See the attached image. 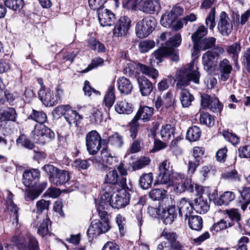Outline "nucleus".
<instances>
[{
	"instance_id": "79ce46f5",
	"label": "nucleus",
	"mask_w": 250,
	"mask_h": 250,
	"mask_svg": "<svg viewBox=\"0 0 250 250\" xmlns=\"http://www.w3.org/2000/svg\"><path fill=\"white\" fill-rule=\"evenodd\" d=\"M109 144L117 148H121L124 145L123 137L119 133L115 132L109 137Z\"/></svg>"
},
{
	"instance_id": "8fccbe9b",
	"label": "nucleus",
	"mask_w": 250,
	"mask_h": 250,
	"mask_svg": "<svg viewBox=\"0 0 250 250\" xmlns=\"http://www.w3.org/2000/svg\"><path fill=\"white\" fill-rule=\"evenodd\" d=\"M241 61L242 65L245 69L250 72V47L247 48L242 54L241 58Z\"/></svg>"
},
{
	"instance_id": "4468645a",
	"label": "nucleus",
	"mask_w": 250,
	"mask_h": 250,
	"mask_svg": "<svg viewBox=\"0 0 250 250\" xmlns=\"http://www.w3.org/2000/svg\"><path fill=\"white\" fill-rule=\"evenodd\" d=\"M96 10L98 12V19L101 26H111L114 23L116 17L111 11L104 9L103 6Z\"/></svg>"
},
{
	"instance_id": "bf43d9fd",
	"label": "nucleus",
	"mask_w": 250,
	"mask_h": 250,
	"mask_svg": "<svg viewBox=\"0 0 250 250\" xmlns=\"http://www.w3.org/2000/svg\"><path fill=\"white\" fill-rule=\"evenodd\" d=\"M222 135L226 140L232 145H236L239 142V138L238 136L235 134L230 132L228 130H223Z\"/></svg>"
},
{
	"instance_id": "6ab92c4d",
	"label": "nucleus",
	"mask_w": 250,
	"mask_h": 250,
	"mask_svg": "<svg viewBox=\"0 0 250 250\" xmlns=\"http://www.w3.org/2000/svg\"><path fill=\"white\" fill-rule=\"evenodd\" d=\"M194 210L198 213L205 214L209 208V204L206 197L200 196L195 198L193 202Z\"/></svg>"
},
{
	"instance_id": "dca6fc26",
	"label": "nucleus",
	"mask_w": 250,
	"mask_h": 250,
	"mask_svg": "<svg viewBox=\"0 0 250 250\" xmlns=\"http://www.w3.org/2000/svg\"><path fill=\"white\" fill-rule=\"evenodd\" d=\"M177 207L179 215L181 217H184L186 220L191 215L194 209L193 203L189 199L185 197L181 199L177 204Z\"/></svg>"
},
{
	"instance_id": "a19ab883",
	"label": "nucleus",
	"mask_w": 250,
	"mask_h": 250,
	"mask_svg": "<svg viewBox=\"0 0 250 250\" xmlns=\"http://www.w3.org/2000/svg\"><path fill=\"white\" fill-rule=\"evenodd\" d=\"M30 118L40 124L43 125L47 120V116L43 111H37L33 109L32 112L30 115Z\"/></svg>"
},
{
	"instance_id": "603ef678",
	"label": "nucleus",
	"mask_w": 250,
	"mask_h": 250,
	"mask_svg": "<svg viewBox=\"0 0 250 250\" xmlns=\"http://www.w3.org/2000/svg\"><path fill=\"white\" fill-rule=\"evenodd\" d=\"M155 46V42L153 40H146L140 42L139 44V49L141 53H146Z\"/></svg>"
},
{
	"instance_id": "f704fd0d",
	"label": "nucleus",
	"mask_w": 250,
	"mask_h": 250,
	"mask_svg": "<svg viewBox=\"0 0 250 250\" xmlns=\"http://www.w3.org/2000/svg\"><path fill=\"white\" fill-rule=\"evenodd\" d=\"M167 193V191L163 188H154L149 192L148 196L153 201H160L166 198Z\"/></svg>"
},
{
	"instance_id": "4be33fe9",
	"label": "nucleus",
	"mask_w": 250,
	"mask_h": 250,
	"mask_svg": "<svg viewBox=\"0 0 250 250\" xmlns=\"http://www.w3.org/2000/svg\"><path fill=\"white\" fill-rule=\"evenodd\" d=\"M177 217L176 209L174 206H170L164 209L161 213V218L166 225H170Z\"/></svg>"
},
{
	"instance_id": "864d4df0",
	"label": "nucleus",
	"mask_w": 250,
	"mask_h": 250,
	"mask_svg": "<svg viewBox=\"0 0 250 250\" xmlns=\"http://www.w3.org/2000/svg\"><path fill=\"white\" fill-rule=\"evenodd\" d=\"M16 142L17 144L29 149H32L35 147L34 144L23 134L21 135L17 139Z\"/></svg>"
},
{
	"instance_id": "c03bdc74",
	"label": "nucleus",
	"mask_w": 250,
	"mask_h": 250,
	"mask_svg": "<svg viewBox=\"0 0 250 250\" xmlns=\"http://www.w3.org/2000/svg\"><path fill=\"white\" fill-rule=\"evenodd\" d=\"M227 52L232 56L234 61H237L238 57V54L241 51L240 43L238 42L228 46L226 49Z\"/></svg>"
},
{
	"instance_id": "6e6552de",
	"label": "nucleus",
	"mask_w": 250,
	"mask_h": 250,
	"mask_svg": "<svg viewBox=\"0 0 250 250\" xmlns=\"http://www.w3.org/2000/svg\"><path fill=\"white\" fill-rule=\"evenodd\" d=\"M110 228L109 222L94 220L92 221L87 231V234L89 238L93 239L102 233H106Z\"/></svg>"
},
{
	"instance_id": "4d7b16f0",
	"label": "nucleus",
	"mask_w": 250,
	"mask_h": 250,
	"mask_svg": "<svg viewBox=\"0 0 250 250\" xmlns=\"http://www.w3.org/2000/svg\"><path fill=\"white\" fill-rule=\"evenodd\" d=\"M50 224L51 221L49 218L43 220L38 229V233L42 237L47 235L49 233L48 226Z\"/></svg>"
},
{
	"instance_id": "2eb2a0df",
	"label": "nucleus",
	"mask_w": 250,
	"mask_h": 250,
	"mask_svg": "<svg viewBox=\"0 0 250 250\" xmlns=\"http://www.w3.org/2000/svg\"><path fill=\"white\" fill-rule=\"evenodd\" d=\"M138 4L140 10L147 14L158 12L161 9L160 0H140Z\"/></svg>"
},
{
	"instance_id": "473e14b6",
	"label": "nucleus",
	"mask_w": 250,
	"mask_h": 250,
	"mask_svg": "<svg viewBox=\"0 0 250 250\" xmlns=\"http://www.w3.org/2000/svg\"><path fill=\"white\" fill-rule=\"evenodd\" d=\"M216 39L214 37L203 38L196 42V46L201 48L202 50H206L214 47Z\"/></svg>"
},
{
	"instance_id": "a878e982",
	"label": "nucleus",
	"mask_w": 250,
	"mask_h": 250,
	"mask_svg": "<svg viewBox=\"0 0 250 250\" xmlns=\"http://www.w3.org/2000/svg\"><path fill=\"white\" fill-rule=\"evenodd\" d=\"M117 83L118 89L121 94L128 95L131 93L133 87L128 79L125 77H120L117 80Z\"/></svg>"
},
{
	"instance_id": "9d476101",
	"label": "nucleus",
	"mask_w": 250,
	"mask_h": 250,
	"mask_svg": "<svg viewBox=\"0 0 250 250\" xmlns=\"http://www.w3.org/2000/svg\"><path fill=\"white\" fill-rule=\"evenodd\" d=\"M159 173L157 177V181L160 184H170L171 176L173 170L168 160H166L161 163L159 167Z\"/></svg>"
},
{
	"instance_id": "423d86ee",
	"label": "nucleus",
	"mask_w": 250,
	"mask_h": 250,
	"mask_svg": "<svg viewBox=\"0 0 250 250\" xmlns=\"http://www.w3.org/2000/svg\"><path fill=\"white\" fill-rule=\"evenodd\" d=\"M102 138L96 130L89 132L85 136V144L87 150L91 155L96 154L101 147Z\"/></svg>"
},
{
	"instance_id": "774afa93",
	"label": "nucleus",
	"mask_w": 250,
	"mask_h": 250,
	"mask_svg": "<svg viewBox=\"0 0 250 250\" xmlns=\"http://www.w3.org/2000/svg\"><path fill=\"white\" fill-rule=\"evenodd\" d=\"M40 192L35 190H26L24 198L27 201H33L40 196Z\"/></svg>"
},
{
	"instance_id": "e433bc0d",
	"label": "nucleus",
	"mask_w": 250,
	"mask_h": 250,
	"mask_svg": "<svg viewBox=\"0 0 250 250\" xmlns=\"http://www.w3.org/2000/svg\"><path fill=\"white\" fill-rule=\"evenodd\" d=\"M234 225V223L229 222V220L225 217L224 219H221L217 223H214L211 228V229L212 231L214 230L216 232H218L228 228L231 227Z\"/></svg>"
},
{
	"instance_id": "f8f14e48",
	"label": "nucleus",
	"mask_w": 250,
	"mask_h": 250,
	"mask_svg": "<svg viewBox=\"0 0 250 250\" xmlns=\"http://www.w3.org/2000/svg\"><path fill=\"white\" fill-rule=\"evenodd\" d=\"M109 196L101 195L100 198L95 199V203L97 206V210L98 212L100 221L109 222V215L105 211L110 207Z\"/></svg>"
},
{
	"instance_id": "aec40b11",
	"label": "nucleus",
	"mask_w": 250,
	"mask_h": 250,
	"mask_svg": "<svg viewBox=\"0 0 250 250\" xmlns=\"http://www.w3.org/2000/svg\"><path fill=\"white\" fill-rule=\"evenodd\" d=\"M153 114V108L147 106H141L132 120L134 122H138V121L140 119L145 123L150 120Z\"/></svg>"
},
{
	"instance_id": "49530a36",
	"label": "nucleus",
	"mask_w": 250,
	"mask_h": 250,
	"mask_svg": "<svg viewBox=\"0 0 250 250\" xmlns=\"http://www.w3.org/2000/svg\"><path fill=\"white\" fill-rule=\"evenodd\" d=\"M215 8L212 7L205 20V23L209 29L213 30L216 25Z\"/></svg>"
},
{
	"instance_id": "393cba45",
	"label": "nucleus",
	"mask_w": 250,
	"mask_h": 250,
	"mask_svg": "<svg viewBox=\"0 0 250 250\" xmlns=\"http://www.w3.org/2000/svg\"><path fill=\"white\" fill-rule=\"evenodd\" d=\"M18 114L15 108L8 107L5 109H0V123L8 121L15 122Z\"/></svg>"
},
{
	"instance_id": "412c9836",
	"label": "nucleus",
	"mask_w": 250,
	"mask_h": 250,
	"mask_svg": "<svg viewBox=\"0 0 250 250\" xmlns=\"http://www.w3.org/2000/svg\"><path fill=\"white\" fill-rule=\"evenodd\" d=\"M177 189L180 192H182L185 191L193 192L195 189L196 194H199L200 193V191L202 190V187L198 185L192 183L191 179L187 178L184 180L182 184H179L177 185Z\"/></svg>"
},
{
	"instance_id": "72a5a7b5",
	"label": "nucleus",
	"mask_w": 250,
	"mask_h": 250,
	"mask_svg": "<svg viewBox=\"0 0 250 250\" xmlns=\"http://www.w3.org/2000/svg\"><path fill=\"white\" fill-rule=\"evenodd\" d=\"M137 68L142 73L153 79H155L158 76V70L153 67L142 63H138L137 65Z\"/></svg>"
},
{
	"instance_id": "f3484780",
	"label": "nucleus",
	"mask_w": 250,
	"mask_h": 250,
	"mask_svg": "<svg viewBox=\"0 0 250 250\" xmlns=\"http://www.w3.org/2000/svg\"><path fill=\"white\" fill-rule=\"evenodd\" d=\"M40 176L39 170L32 169L24 172L22 175V182L26 187H33L39 181Z\"/></svg>"
},
{
	"instance_id": "3c124183",
	"label": "nucleus",
	"mask_w": 250,
	"mask_h": 250,
	"mask_svg": "<svg viewBox=\"0 0 250 250\" xmlns=\"http://www.w3.org/2000/svg\"><path fill=\"white\" fill-rule=\"evenodd\" d=\"M23 4V0H6L4 1L5 6L14 11L22 8Z\"/></svg>"
},
{
	"instance_id": "5fc2aeb1",
	"label": "nucleus",
	"mask_w": 250,
	"mask_h": 250,
	"mask_svg": "<svg viewBox=\"0 0 250 250\" xmlns=\"http://www.w3.org/2000/svg\"><path fill=\"white\" fill-rule=\"evenodd\" d=\"M167 48L166 46H164L156 50L152 54L153 58L158 61L157 63L162 62L163 58L167 56Z\"/></svg>"
},
{
	"instance_id": "f257e3e1",
	"label": "nucleus",
	"mask_w": 250,
	"mask_h": 250,
	"mask_svg": "<svg viewBox=\"0 0 250 250\" xmlns=\"http://www.w3.org/2000/svg\"><path fill=\"white\" fill-rule=\"evenodd\" d=\"M200 73L198 68L194 65V62L182 67L176 74L175 80L177 89H186L185 87L189 85L190 82L198 84L199 83Z\"/></svg>"
},
{
	"instance_id": "9b49d317",
	"label": "nucleus",
	"mask_w": 250,
	"mask_h": 250,
	"mask_svg": "<svg viewBox=\"0 0 250 250\" xmlns=\"http://www.w3.org/2000/svg\"><path fill=\"white\" fill-rule=\"evenodd\" d=\"M217 29L219 32L223 36H228L232 32V21L225 11L221 12L219 15Z\"/></svg>"
},
{
	"instance_id": "0e129e2a",
	"label": "nucleus",
	"mask_w": 250,
	"mask_h": 250,
	"mask_svg": "<svg viewBox=\"0 0 250 250\" xmlns=\"http://www.w3.org/2000/svg\"><path fill=\"white\" fill-rule=\"evenodd\" d=\"M211 111L213 112H220L223 109V105L220 102L218 99L213 97V99L209 107Z\"/></svg>"
},
{
	"instance_id": "bb28decb",
	"label": "nucleus",
	"mask_w": 250,
	"mask_h": 250,
	"mask_svg": "<svg viewBox=\"0 0 250 250\" xmlns=\"http://www.w3.org/2000/svg\"><path fill=\"white\" fill-rule=\"evenodd\" d=\"M235 199V193L231 191H227L223 192L218 198L216 199L215 203L218 206H228Z\"/></svg>"
},
{
	"instance_id": "c85d7f7f",
	"label": "nucleus",
	"mask_w": 250,
	"mask_h": 250,
	"mask_svg": "<svg viewBox=\"0 0 250 250\" xmlns=\"http://www.w3.org/2000/svg\"><path fill=\"white\" fill-rule=\"evenodd\" d=\"M179 100L184 108L188 107L194 100V97L188 89H182L179 93Z\"/></svg>"
},
{
	"instance_id": "5701e85b",
	"label": "nucleus",
	"mask_w": 250,
	"mask_h": 250,
	"mask_svg": "<svg viewBox=\"0 0 250 250\" xmlns=\"http://www.w3.org/2000/svg\"><path fill=\"white\" fill-rule=\"evenodd\" d=\"M218 69L220 72V79L226 81L229 78L232 67L228 60L223 59L219 64Z\"/></svg>"
},
{
	"instance_id": "69168bd1",
	"label": "nucleus",
	"mask_w": 250,
	"mask_h": 250,
	"mask_svg": "<svg viewBox=\"0 0 250 250\" xmlns=\"http://www.w3.org/2000/svg\"><path fill=\"white\" fill-rule=\"evenodd\" d=\"M150 162V159L147 157H144L141 158L139 160H137L133 165V168L135 170L141 169L147 165Z\"/></svg>"
},
{
	"instance_id": "e2e57ef3",
	"label": "nucleus",
	"mask_w": 250,
	"mask_h": 250,
	"mask_svg": "<svg viewBox=\"0 0 250 250\" xmlns=\"http://www.w3.org/2000/svg\"><path fill=\"white\" fill-rule=\"evenodd\" d=\"M73 166L78 169L85 170L90 166V164L88 160L77 159L74 161Z\"/></svg>"
},
{
	"instance_id": "de8ad7c7",
	"label": "nucleus",
	"mask_w": 250,
	"mask_h": 250,
	"mask_svg": "<svg viewBox=\"0 0 250 250\" xmlns=\"http://www.w3.org/2000/svg\"><path fill=\"white\" fill-rule=\"evenodd\" d=\"M8 209L11 213H13V214L11 215V220L12 221V223L13 224H15L17 226L19 222L18 211L19 208L12 201H11L8 205Z\"/></svg>"
},
{
	"instance_id": "6e6d98bb",
	"label": "nucleus",
	"mask_w": 250,
	"mask_h": 250,
	"mask_svg": "<svg viewBox=\"0 0 250 250\" xmlns=\"http://www.w3.org/2000/svg\"><path fill=\"white\" fill-rule=\"evenodd\" d=\"M175 20L176 19L169 13L162 15L160 22L164 27H171Z\"/></svg>"
},
{
	"instance_id": "cd10ccee",
	"label": "nucleus",
	"mask_w": 250,
	"mask_h": 250,
	"mask_svg": "<svg viewBox=\"0 0 250 250\" xmlns=\"http://www.w3.org/2000/svg\"><path fill=\"white\" fill-rule=\"evenodd\" d=\"M114 108L115 111L119 114H129L133 110L132 104L128 103L125 100L118 101Z\"/></svg>"
},
{
	"instance_id": "ea45409f",
	"label": "nucleus",
	"mask_w": 250,
	"mask_h": 250,
	"mask_svg": "<svg viewBox=\"0 0 250 250\" xmlns=\"http://www.w3.org/2000/svg\"><path fill=\"white\" fill-rule=\"evenodd\" d=\"M174 128L169 124L163 125L161 127L160 135L164 141H168L173 136Z\"/></svg>"
},
{
	"instance_id": "1a4fd4ad",
	"label": "nucleus",
	"mask_w": 250,
	"mask_h": 250,
	"mask_svg": "<svg viewBox=\"0 0 250 250\" xmlns=\"http://www.w3.org/2000/svg\"><path fill=\"white\" fill-rule=\"evenodd\" d=\"M112 194L113 193L110 194L108 198L110 203V207L119 209L125 207L129 204L130 195L125 189L120 190L113 199H112Z\"/></svg>"
},
{
	"instance_id": "0eeeda50",
	"label": "nucleus",
	"mask_w": 250,
	"mask_h": 250,
	"mask_svg": "<svg viewBox=\"0 0 250 250\" xmlns=\"http://www.w3.org/2000/svg\"><path fill=\"white\" fill-rule=\"evenodd\" d=\"M32 134L34 139L42 144L49 142L55 138L54 132L44 125H36Z\"/></svg>"
},
{
	"instance_id": "052dcab7",
	"label": "nucleus",
	"mask_w": 250,
	"mask_h": 250,
	"mask_svg": "<svg viewBox=\"0 0 250 250\" xmlns=\"http://www.w3.org/2000/svg\"><path fill=\"white\" fill-rule=\"evenodd\" d=\"M50 203L49 201H46L44 199H41L38 201L36 203L37 213L41 214L42 213L43 211L48 210Z\"/></svg>"
},
{
	"instance_id": "4c0bfd02",
	"label": "nucleus",
	"mask_w": 250,
	"mask_h": 250,
	"mask_svg": "<svg viewBox=\"0 0 250 250\" xmlns=\"http://www.w3.org/2000/svg\"><path fill=\"white\" fill-rule=\"evenodd\" d=\"M201 135V131L196 125L189 128L187 132L186 138L190 142H195L199 140Z\"/></svg>"
},
{
	"instance_id": "b1692460",
	"label": "nucleus",
	"mask_w": 250,
	"mask_h": 250,
	"mask_svg": "<svg viewBox=\"0 0 250 250\" xmlns=\"http://www.w3.org/2000/svg\"><path fill=\"white\" fill-rule=\"evenodd\" d=\"M140 92L143 96L150 95L153 90L152 83L145 77H139L137 79Z\"/></svg>"
},
{
	"instance_id": "a18cd8bd",
	"label": "nucleus",
	"mask_w": 250,
	"mask_h": 250,
	"mask_svg": "<svg viewBox=\"0 0 250 250\" xmlns=\"http://www.w3.org/2000/svg\"><path fill=\"white\" fill-rule=\"evenodd\" d=\"M199 121L201 124L208 126H212L214 124V117L208 112H201Z\"/></svg>"
},
{
	"instance_id": "338daca9",
	"label": "nucleus",
	"mask_w": 250,
	"mask_h": 250,
	"mask_svg": "<svg viewBox=\"0 0 250 250\" xmlns=\"http://www.w3.org/2000/svg\"><path fill=\"white\" fill-rule=\"evenodd\" d=\"M142 209L143 207L139 204H136L133 208V212L136 214V218L138 221V224L141 227L143 224L142 219Z\"/></svg>"
},
{
	"instance_id": "7c9ffc66",
	"label": "nucleus",
	"mask_w": 250,
	"mask_h": 250,
	"mask_svg": "<svg viewBox=\"0 0 250 250\" xmlns=\"http://www.w3.org/2000/svg\"><path fill=\"white\" fill-rule=\"evenodd\" d=\"M188 227L192 230L200 231L203 228L202 218L198 215H190L188 219Z\"/></svg>"
},
{
	"instance_id": "13d9d810",
	"label": "nucleus",
	"mask_w": 250,
	"mask_h": 250,
	"mask_svg": "<svg viewBox=\"0 0 250 250\" xmlns=\"http://www.w3.org/2000/svg\"><path fill=\"white\" fill-rule=\"evenodd\" d=\"M181 36L179 34H176L166 42V46L167 47H173L178 46L181 43Z\"/></svg>"
},
{
	"instance_id": "a211bd4d",
	"label": "nucleus",
	"mask_w": 250,
	"mask_h": 250,
	"mask_svg": "<svg viewBox=\"0 0 250 250\" xmlns=\"http://www.w3.org/2000/svg\"><path fill=\"white\" fill-rule=\"evenodd\" d=\"M39 97L46 106H53L57 104V98H55L53 92L49 89H40Z\"/></svg>"
},
{
	"instance_id": "09e8293b",
	"label": "nucleus",
	"mask_w": 250,
	"mask_h": 250,
	"mask_svg": "<svg viewBox=\"0 0 250 250\" xmlns=\"http://www.w3.org/2000/svg\"><path fill=\"white\" fill-rule=\"evenodd\" d=\"M89 47L92 50L99 52H104L105 48L104 45L97 41L94 38H90L88 41Z\"/></svg>"
},
{
	"instance_id": "c756f323",
	"label": "nucleus",
	"mask_w": 250,
	"mask_h": 250,
	"mask_svg": "<svg viewBox=\"0 0 250 250\" xmlns=\"http://www.w3.org/2000/svg\"><path fill=\"white\" fill-rule=\"evenodd\" d=\"M226 214L230 220L229 222H233L235 223V228L241 229L242 225L241 223V216L239 210L236 208H232L226 210Z\"/></svg>"
},
{
	"instance_id": "37998d69",
	"label": "nucleus",
	"mask_w": 250,
	"mask_h": 250,
	"mask_svg": "<svg viewBox=\"0 0 250 250\" xmlns=\"http://www.w3.org/2000/svg\"><path fill=\"white\" fill-rule=\"evenodd\" d=\"M208 32V29L205 26H199L191 36L192 42H195L203 39V37L207 35Z\"/></svg>"
},
{
	"instance_id": "680f3d73",
	"label": "nucleus",
	"mask_w": 250,
	"mask_h": 250,
	"mask_svg": "<svg viewBox=\"0 0 250 250\" xmlns=\"http://www.w3.org/2000/svg\"><path fill=\"white\" fill-rule=\"evenodd\" d=\"M11 242L13 244H12L15 248L16 246L18 247L19 249L25 248L26 247V244L25 243V240L23 237L21 235H15L12 237Z\"/></svg>"
},
{
	"instance_id": "58836bf2",
	"label": "nucleus",
	"mask_w": 250,
	"mask_h": 250,
	"mask_svg": "<svg viewBox=\"0 0 250 250\" xmlns=\"http://www.w3.org/2000/svg\"><path fill=\"white\" fill-rule=\"evenodd\" d=\"M64 118L69 125L77 124V123L82 118L81 116L75 110L68 108L64 113Z\"/></svg>"
},
{
	"instance_id": "c9c22d12",
	"label": "nucleus",
	"mask_w": 250,
	"mask_h": 250,
	"mask_svg": "<svg viewBox=\"0 0 250 250\" xmlns=\"http://www.w3.org/2000/svg\"><path fill=\"white\" fill-rule=\"evenodd\" d=\"M153 180V176L152 173H144L140 177L139 185L143 189H147L150 188Z\"/></svg>"
},
{
	"instance_id": "f03ea898",
	"label": "nucleus",
	"mask_w": 250,
	"mask_h": 250,
	"mask_svg": "<svg viewBox=\"0 0 250 250\" xmlns=\"http://www.w3.org/2000/svg\"><path fill=\"white\" fill-rule=\"evenodd\" d=\"M42 169L49 176L50 182L57 186L68 184L70 179L69 174L67 171L61 170L51 165H45Z\"/></svg>"
},
{
	"instance_id": "39448f33",
	"label": "nucleus",
	"mask_w": 250,
	"mask_h": 250,
	"mask_svg": "<svg viewBox=\"0 0 250 250\" xmlns=\"http://www.w3.org/2000/svg\"><path fill=\"white\" fill-rule=\"evenodd\" d=\"M119 180V175L116 170L109 171L105 175L102 188V194L101 195L109 196L110 194L113 193L116 189Z\"/></svg>"
},
{
	"instance_id": "7ed1b4c3",
	"label": "nucleus",
	"mask_w": 250,
	"mask_h": 250,
	"mask_svg": "<svg viewBox=\"0 0 250 250\" xmlns=\"http://www.w3.org/2000/svg\"><path fill=\"white\" fill-rule=\"evenodd\" d=\"M224 52L221 47H216L212 51H208L202 56V63L204 69L212 74L217 68V63L221 54Z\"/></svg>"
},
{
	"instance_id": "2f4dec72",
	"label": "nucleus",
	"mask_w": 250,
	"mask_h": 250,
	"mask_svg": "<svg viewBox=\"0 0 250 250\" xmlns=\"http://www.w3.org/2000/svg\"><path fill=\"white\" fill-rule=\"evenodd\" d=\"M115 92L114 86L110 85L105 92L104 99V103L106 107L110 108L115 103L116 99Z\"/></svg>"
},
{
	"instance_id": "20e7f679",
	"label": "nucleus",
	"mask_w": 250,
	"mask_h": 250,
	"mask_svg": "<svg viewBox=\"0 0 250 250\" xmlns=\"http://www.w3.org/2000/svg\"><path fill=\"white\" fill-rule=\"evenodd\" d=\"M155 20L151 17H145L138 21L135 27L136 36L139 38L147 37L154 29Z\"/></svg>"
},
{
	"instance_id": "ddd939ff",
	"label": "nucleus",
	"mask_w": 250,
	"mask_h": 250,
	"mask_svg": "<svg viewBox=\"0 0 250 250\" xmlns=\"http://www.w3.org/2000/svg\"><path fill=\"white\" fill-rule=\"evenodd\" d=\"M131 20L127 16L121 17L116 23L113 30L115 37H125L130 27Z\"/></svg>"
}]
</instances>
